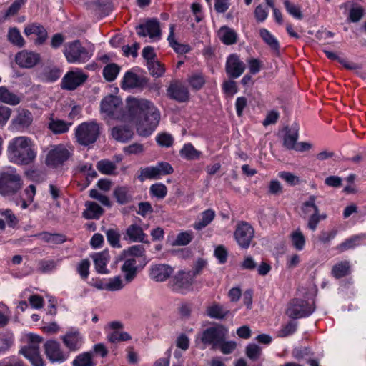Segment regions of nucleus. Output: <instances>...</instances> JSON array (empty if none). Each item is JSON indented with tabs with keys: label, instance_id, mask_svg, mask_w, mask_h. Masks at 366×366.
I'll return each instance as SVG.
<instances>
[{
	"label": "nucleus",
	"instance_id": "2f4dec72",
	"mask_svg": "<svg viewBox=\"0 0 366 366\" xmlns=\"http://www.w3.org/2000/svg\"><path fill=\"white\" fill-rule=\"evenodd\" d=\"M189 86L194 91L202 89L206 84V78L201 72L190 74L187 79Z\"/></svg>",
	"mask_w": 366,
	"mask_h": 366
},
{
	"label": "nucleus",
	"instance_id": "864d4df0",
	"mask_svg": "<svg viewBox=\"0 0 366 366\" xmlns=\"http://www.w3.org/2000/svg\"><path fill=\"white\" fill-rule=\"evenodd\" d=\"M9 40L14 45L21 47L24 45V39L20 34V31L16 29H11L8 34Z\"/></svg>",
	"mask_w": 366,
	"mask_h": 366
},
{
	"label": "nucleus",
	"instance_id": "a211bd4d",
	"mask_svg": "<svg viewBox=\"0 0 366 366\" xmlns=\"http://www.w3.org/2000/svg\"><path fill=\"white\" fill-rule=\"evenodd\" d=\"M167 95L172 99L179 102H185L189 99V93L181 81H172L167 89Z\"/></svg>",
	"mask_w": 366,
	"mask_h": 366
},
{
	"label": "nucleus",
	"instance_id": "13d9d810",
	"mask_svg": "<svg viewBox=\"0 0 366 366\" xmlns=\"http://www.w3.org/2000/svg\"><path fill=\"white\" fill-rule=\"evenodd\" d=\"M284 5L287 11L297 19H302V14L299 6L292 4L289 0L284 1Z\"/></svg>",
	"mask_w": 366,
	"mask_h": 366
},
{
	"label": "nucleus",
	"instance_id": "4468645a",
	"mask_svg": "<svg viewBox=\"0 0 366 366\" xmlns=\"http://www.w3.org/2000/svg\"><path fill=\"white\" fill-rule=\"evenodd\" d=\"M46 357L51 362L61 363L69 358V353L64 352L59 342L49 340L44 344Z\"/></svg>",
	"mask_w": 366,
	"mask_h": 366
},
{
	"label": "nucleus",
	"instance_id": "8fccbe9b",
	"mask_svg": "<svg viewBox=\"0 0 366 366\" xmlns=\"http://www.w3.org/2000/svg\"><path fill=\"white\" fill-rule=\"evenodd\" d=\"M361 239L360 236L355 235L350 239H346L345 242L337 246L336 249L339 252H343L346 250L355 248L359 244V242Z\"/></svg>",
	"mask_w": 366,
	"mask_h": 366
},
{
	"label": "nucleus",
	"instance_id": "6ab92c4d",
	"mask_svg": "<svg viewBox=\"0 0 366 366\" xmlns=\"http://www.w3.org/2000/svg\"><path fill=\"white\" fill-rule=\"evenodd\" d=\"M16 64L22 68H32L36 66L41 59L40 54L27 50L19 51L16 55Z\"/></svg>",
	"mask_w": 366,
	"mask_h": 366
},
{
	"label": "nucleus",
	"instance_id": "37998d69",
	"mask_svg": "<svg viewBox=\"0 0 366 366\" xmlns=\"http://www.w3.org/2000/svg\"><path fill=\"white\" fill-rule=\"evenodd\" d=\"M0 101L9 104L16 105L20 102V98L10 92L5 86H0Z\"/></svg>",
	"mask_w": 366,
	"mask_h": 366
},
{
	"label": "nucleus",
	"instance_id": "c756f323",
	"mask_svg": "<svg viewBox=\"0 0 366 366\" xmlns=\"http://www.w3.org/2000/svg\"><path fill=\"white\" fill-rule=\"evenodd\" d=\"M114 197L120 204H126L132 201L130 188L127 186H118L114 190Z\"/></svg>",
	"mask_w": 366,
	"mask_h": 366
},
{
	"label": "nucleus",
	"instance_id": "774afa93",
	"mask_svg": "<svg viewBox=\"0 0 366 366\" xmlns=\"http://www.w3.org/2000/svg\"><path fill=\"white\" fill-rule=\"evenodd\" d=\"M157 143L162 147H170L173 142V138L168 134H160L157 137Z\"/></svg>",
	"mask_w": 366,
	"mask_h": 366
},
{
	"label": "nucleus",
	"instance_id": "ea45409f",
	"mask_svg": "<svg viewBox=\"0 0 366 366\" xmlns=\"http://www.w3.org/2000/svg\"><path fill=\"white\" fill-rule=\"evenodd\" d=\"M71 123L61 119H51L49 123V128L54 134H63L69 131Z\"/></svg>",
	"mask_w": 366,
	"mask_h": 366
},
{
	"label": "nucleus",
	"instance_id": "a19ab883",
	"mask_svg": "<svg viewBox=\"0 0 366 366\" xmlns=\"http://www.w3.org/2000/svg\"><path fill=\"white\" fill-rule=\"evenodd\" d=\"M259 35L263 41L274 51H278L280 45L277 39L266 29L259 30Z\"/></svg>",
	"mask_w": 366,
	"mask_h": 366
},
{
	"label": "nucleus",
	"instance_id": "a878e982",
	"mask_svg": "<svg viewBox=\"0 0 366 366\" xmlns=\"http://www.w3.org/2000/svg\"><path fill=\"white\" fill-rule=\"evenodd\" d=\"M216 216L215 212L211 209H208L202 212L198 219L193 224L194 229L196 230H202L208 226L214 219Z\"/></svg>",
	"mask_w": 366,
	"mask_h": 366
},
{
	"label": "nucleus",
	"instance_id": "49530a36",
	"mask_svg": "<svg viewBox=\"0 0 366 366\" xmlns=\"http://www.w3.org/2000/svg\"><path fill=\"white\" fill-rule=\"evenodd\" d=\"M149 193L152 197L163 199L167 194V188L162 183H155L150 186Z\"/></svg>",
	"mask_w": 366,
	"mask_h": 366
},
{
	"label": "nucleus",
	"instance_id": "9b49d317",
	"mask_svg": "<svg viewBox=\"0 0 366 366\" xmlns=\"http://www.w3.org/2000/svg\"><path fill=\"white\" fill-rule=\"evenodd\" d=\"M314 310L315 307L312 302L294 300L287 307L286 313L290 318L298 319L310 315Z\"/></svg>",
	"mask_w": 366,
	"mask_h": 366
},
{
	"label": "nucleus",
	"instance_id": "20e7f679",
	"mask_svg": "<svg viewBox=\"0 0 366 366\" xmlns=\"http://www.w3.org/2000/svg\"><path fill=\"white\" fill-rule=\"evenodd\" d=\"M63 54L69 64H78L86 63L93 55L92 52L83 46L79 40L66 43Z\"/></svg>",
	"mask_w": 366,
	"mask_h": 366
},
{
	"label": "nucleus",
	"instance_id": "e433bc0d",
	"mask_svg": "<svg viewBox=\"0 0 366 366\" xmlns=\"http://www.w3.org/2000/svg\"><path fill=\"white\" fill-rule=\"evenodd\" d=\"M41 241L51 244H62L66 241L64 235L61 234H51L49 232H42L36 235Z\"/></svg>",
	"mask_w": 366,
	"mask_h": 366
},
{
	"label": "nucleus",
	"instance_id": "79ce46f5",
	"mask_svg": "<svg viewBox=\"0 0 366 366\" xmlns=\"http://www.w3.org/2000/svg\"><path fill=\"white\" fill-rule=\"evenodd\" d=\"M292 246L298 251H302L305 246V237L300 229L293 231L290 235Z\"/></svg>",
	"mask_w": 366,
	"mask_h": 366
},
{
	"label": "nucleus",
	"instance_id": "bb28decb",
	"mask_svg": "<svg viewBox=\"0 0 366 366\" xmlns=\"http://www.w3.org/2000/svg\"><path fill=\"white\" fill-rule=\"evenodd\" d=\"M217 35L219 39L226 45L234 44L237 40L236 31L226 26H222L218 30Z\"/></svg>",
	"mask_w": 366,
	"mask_h": 366
},
{
	"label": "nucleus",
	"instance_id": "338daca9",
	"mask_svg": "<svg viewBox=\"0 0 366 366\" xmlns=\"http://www.w3.org/2000/svg\"><path fill=\"white\" fill-rule=\"evenodd\" d=\"M56 267V262L54 260H41L39 262V269L46 273L53 271Z\"/></svg>",
	"mask_w": 366,
	"mask_h": 366
},
{
	"label": "nucleus",
	"instance_id": "de8ad7c7",
	"mask_svg": "<svg viewBox=\"0 0 366 366\" xmlns=\"http://www.w3.org/2000/svg\"><path fill=\"white\" fill-rule=\"evenodd\" d=\"M119 71L120 68L117 64H109L104 68L103 76L107 81H112L117 78Z\"/></svg>",
	"mask_w": 366,
	"mask_h": 366
},
{
	"label": "nucleus",
	"instance_id": "0e129e2a",
	"mask_svg": "<svg viewBox=\"0 0 366 366\" xmlns=\"http://www.w3.org/2000/svg\"><path fill=\"white\" fill-rule=\"evenodd\" d=\"M12 343V335L9 334H0V353L7 350Z\"/></svg>",
	"mask_w": 366,
	"mask_h": 366
},
{
	"label": "nucleus",
	"instance_id": "72a5a7b5",
	"mask_svg": "<svg viewBox=\"0 0 366 366\" xmlns=\"http://www.w3.org/2000/svg\"><path fill=\"white\" fill-rule=\"evenodd\" d=\"M179 154L187 160H197L200 158L202 152L196 149L191 143H187L181 149Z\"/></svg>",
	"mask_w": 366,
	"mask_h": 366
},
{
	"label": "nucleus",
	"instance_id": "473e14b6",
	"mask_svg": "<svg viewBox=\"0 0 366 366\" xmlns=\"http://www.w3.org/2000/svg\"><path fill=\"white\" fill-rule=\"evenodd\" d=\"M86 207L83 217L86 219H99L104 212L103 209L94 202H86Z\"/></svg>",
	"mask_w": 366,
	"mask_h": 366
},
{
	"label": "nucleus",
	"instance_id": "7ed1b4c3",
	"mask_svg": "<svg viewBox=\"0 0 366 366\" xmlns=\"http://www.w3.org/2000/svg\"><path fill=\"white\" fill-rule=\"evenodd\" d=\"M23 184L21 176L14 167H9L0 171V195H14L22 189Z\"/></svg>",
	"mask_w": 366,
	"mask_h": 366
},
{
	"label": "nucleus",
	"instance_id": "052dcab7",
	"mask_svg": "<svg viewBox=\"0 0 366 366\" xmlns=\"http://www.w3.org/2000/svg\"><path fill=\"white\" fill-rule=\"evenodd\" d=\"M237 348V342L232 340L226 341L222 340L221 344H219L217 349H219L222 353L224 355H228L232 353L235 349Z\"/></svg>",
	"mask_w": 366,
	"mask_h": 366
},
{
	"label": "nucleus",
	"instance_id": "dca6fc26",
	"mask_svg": "<svg viewBox=\"0 0 366 366\" xmlns=\"http://www.w3.org/2000/svg\"><path fill=\"white\" fill-rule=\"evenodd\" d=\"M136 29L139 36L143 37L148 36L154 40L160 39L162 36L159 22L154 19H149L144 24L137 26Z\"/></svg>",
	"mask_w": 366,
	"mask_h": 366
},
{
	"label": "nucleus",
	"instance_id": "680f3d73",
	"mask_svg": "<svg viewBox=\"0 0 366 366\" xmlns=\"http://www.w3.org/2000/svg\"><path fill=\"white\" fill-rule=\"evenodd\" d=\"M278 176L291 186L297 185L300 182V177L291 172H282L279 173Z\"/></svg>",
	"mask_w": 366,
	"mask_h": 366
},
{
	"label": "nucleus",
	"instance_id": "a18cd8bd",
	"mask_svg": "<svg viewBox=\"0 0 366 366\" xmlns=\"http://www.w3.org/2000/svg\"><path fill=\"white\" fill-rule=\"evenodd\" d=\"M97 168L103 174L112 175L115 173L117 166L108 159H102L97 162Z\"/></svg>",
	"mask_w": 366,
	"mask_h": 366
},
{
	"label": "nucleus",
	"instance_id": "5fc2aeb1",
	"mask_svg": "<svg viewBox=\"0 0 366 366\" xmlns=\"http://www.w3.org/2000/svg\"><path fill=\"white\" fill-rule=\"evenodd\" d=\"M107 241L113 247H121L119 242L120 234L117 229H109L106 232Z\"/></svg>",
	"mask_w": 366,
	"mask_h": 366
},
{
	"label": "nucleus",
	"instance_id": "e2e57ef3",
	"mask_svg": "<svg viewBox=\"0 0 366 366\" xmlns=\"http://www.w3.org/2000/svg\"><path fill=\"white\" fill-rule=\"evenodd\" d=\"M90 262L88 259H83L77 264V272L82 279H86L89 273Z\"/></svg>",
	"mask_w": 366,
	"mask_h": 366
},
{
	"label": "nucleus",
	"instance_id": "f3484780",
	"mask_svg": "<svg viewBox=\"0 0 366 366\" xmlns=\"http://www.w3.org/2000/svg\"><path fill=\"white\" fill-rule=\"evenodd\" d=\"M194 279L192 272L179 271L172 279L173 289L180 292H185L191 288Z\"/></svg>",
	"mask_w": 366,
	"mask_h": 366
},
{
	"label": "nucleus",
	"instance_id": "c03bdc74",
	"mask_svg": "<svg viewBox=\"0 0 366 366\" xmlns=\"http://www.w3.org/2000/svg\"><path fill=\"white\" fill-rule=\"evenodd\" d=\"M73 366H95L91 352H83L77 355L72 362Z\"/></svg>",
	"mask_w": 366,
	"mask_h": 366
},
{
	"label": "nucleus",
	"instance_id": "c85d7f7f",
	"mask_svg": "<svg viewBox=\"0 0 366 366\" xmlns=\"http://www.w3.org/2000/svg\"><path fill=\"white\" fill-rule=\"evenodd\" d=\"M112 137L117 141L125 142L132 139L133 132L127 127H114L111 130Z\"/></svg>",
	"mask_w": 366,
	"mask_h": 366
},
{
	"label": "nucleus",
	"instance_id": "4c0bfd02",
	"mask_svg": "<svg viewBox=\"0 0 366 366\" xmlns=\"http://www.w3.org/2000/svg\"><path fill=\"white\" fill-rule=\"evenodd\" d=\"M31 114L27 110H22L19 112L16 117L12 120L13 124L19 128L27 127L31 124Z\"/></svg>",
	"mask_w": 366,
	"mask_h": 366
},
{
	"label": "nucleus",
	"instance_id": "f257e3e1",
	"mask_svg": "<svg viewBox=\"0 0 366 366\" xmlns=\"http://www.w3.org/2000/svg\"><path fill=\"white\" fill-rule=\"evenodd\" d=\"M100 112L106 120L134 122L141 136H149L160 120V112L154 104L145 99L129 97L124 107L121 99L114 95L104 97L100 103Z\"/></svg>",
	"mask_w": 366,
	"mask_h": 366
},
{
	"label": "nucleus",
	"instance_id": "423d86ee",
	"mask_svg": "<svg viewBox=\"0 0 366 366\" xmlns=\"http://www.w3.org/2000/svg\"><path fill=\"white\" fill-rule=\"evenodd\" d=\"M316 199V196L310 195L301 207L304 217L307 218V226L312 231H315L319 222L327 218L326 214H320V209L315 204Z\"/></svg>",
	"mask_w": 366,
	"mask_h": 366
},
{
	"label": "nucleus",
	"instance_id": "412c9836",
	"mask_svg": "<svg viewBox=\"0 0 366 366\" xmlns=\"http://www.w3.org/2000/svg\"><path fill=\"white\" fill-rule=\"evenodd\" d=\"M174 269L168 264H152L149 269L150 277L157 282H164L173 273Z\"/></svg>",
	"mask_w": 366,
	"mask_h": 366
},
{
	"label": "nucleus",
	"instance_id": "0eeeda50",
	"mask_svg": "<svg viewBox=\"0 0 366 366\" xmlns=\"http://www.w3.org/2000/svg\"><path fill=\"white\" fill-rule=\"evenodd\" d=\"M71 147L66 144L51 145L46 154L45 163L47 166L57 168L62 166L72 155Z\"/></svg>",
	"mask_w": 366,
	"mask_h": 366
},
{
	"label": "nucleus",
	"instance_id": "1a4fd4ad",
	"mask_svg": "<svg viewBox=\"0 0 366 366\" xmlns=\"http://www.w3.org/2000/svg\"><path fill=\"white\" fill-rule=\"evenodd\" d=\"M228 329L223 325H218L205 330L202 336V341L204 344L212 345L217 349L218 345L224 340L228 335Z\"/></svg>",
	"mask_w": 366,
	"mask_h": 366
},
{
	"label": "nucleus",
	"instance_id": "7c9ffc66",
	"mask_svg": "<svg viewBox=\"0 0 366 366\" xmlns=\"http://www.w3.org/2000/svg\"><path fill=\"white\" fill-rule=\"evenodd\" d=\"M145 236V234L139 226L132 224L126 229L124 239H129L133 242H143Z\"/></svg>",
	"mask_w": 366,
	"mask_h": 366
},
{
	"label": "nucleus",
	"instance_id": "2eb2a0df",
	"mask_svg": "<svg viewBox=\"0 0 366 366\" xmlns=\"http://www.w3.org/2000/svg\"><path fill=\"white\" fill-rule=\"evenodd\" d=\"M245 69V64L237 54H232L227 58L225 71L229 77L239 78L244 72Z\"/></svg>",
	"mask_w": 366,
	"mask_h": 366
},
{
	"label": "nucleus",
	"instance_id": "6e6552de",
	"mask_svg": "<svg viewBox=\"0 0 366 366\" xmlns=\"http://www.w3.org/2000/svg\"><path fill=\"white\" fill-rule=\"evenodd\" d=\"M42 339L34 334L27 335V345L21 348V353L30 361L33 366H44L39 353V345Z\"/></svg>",
	"mask_w": 366,
	"mask_h": 366
},
{
	"label": "nucleus",
	"instance_id": "f8f14e48",
	"mask_svg": "<svg viewBox=\"0 0 366 366\" xmlns=\"http://www.w3.org/2000/svg\"><path fill=\"white\" fill-rule=\"evenodd\" d=\"M234 237L241 248L247 249L254 239V229L249 223L241 222L237 225Z\"/></svg>",
	"mask_w": 366,
	"mask_h": 366
},
{
	"label": "nucleus",
	"instance_id": "5701e85b",
	"mask_svg": "<svg viewBox=\"0 0 366 366\" xmlns=\"http://www.w3.org/2000/svg\"><path fill=\"white\" fill-rule=\"evenodd\" d=\"M143 79L132 71H127L122 79L121 86L124 90L136 89L142 86Z\"/></svg>",
	"mask_w": 366,
	"mask_h": 366
},
{
	"label": "nucleus",
	"instance_id": "393cba45",
	"mask_svg": "<svg viewBox=\"0 0 366 366\" xmlns=\"http://www.w3.org/2000/svg\"><path fill=\"white\" fill-rule=\"evenodd\" d=\"M121 271L124 274V279L127 282L132 281L137 274V261L134 257L127 258L121 267Z\"/></svg>",
	"mask_w": 366,
	"mask_h": 366
},
{
	"label": "nucleus",
	"instance_id": "cd10ccee",
	"mask_svg": "<svg viewBox=\"0 0 366 366\" xmlns=\"http://www.w3.org/2000/svg\"><path fill=\"white\" fill-rule=\"evenodd\" d=\"M174 24L169 26V34L167 37L169 46L178 54H187L190 51V46L188 44H182L178 43L174 39Z\"/></svg>",
	"mask_w": 366,
	"mask_h": 366
},
{
	"label": "nucleus",
	"instance_id": "b1692460",
	"mask_svg": "<svg viewBox=\"0 0 366 366\" xmlns=\"http://www.w3.org/2000/svg\"><path fill=\"white\" fill-rule=\"evenodd\" d=\"M96 270L100 274H107L109 270L107 268V264L109 262L110 256L107 251L95 253L92 256Z\"/></svg>",
	"mask_w": 366,
	"mask_h": 366
},
{
	"label": "nucleus",
	"instance_id": "4be33fe9",
	"mask_svg": "<svg viewBox=\"0 0 366 366\" xmlns=\"http://www.w3.org/2000/svg\"><path fill=\"white\" fill-rule=\"evenodd\" d=\"M24 34L27 36L32 34L36 35V39L34 40V43L36 45L43 44L48 36L47 31L45 28L37 23L28 24L24 29Z\"/></svg>",
	"mask_w": 366,
	"mask_h": 366
},
{
	"label": "nucleus",
	"instance_id": "69168bd1",
	"mask_svg": "<svg viewBox=\"0 0 366 366\" xmlns=\"http://www.w3.org/2000/svg\"><path fill=\"white\" fill-rule=\"evenodd\" d=\"M297 330V324L295 322H289L284 325L278 332V337H285L293 334Z\"/></svg>",
	"mask_w": 366,
	"mask_h": 366
},
{
	"label": "nucleus",
	"instance_id": "3c124183",
	"mask_svg": "<svg viewBox=\"0 0 366 366\" xmlns=\"http://www.w3.org/2000/svg\"><path fill=\"white\" fill-rule=\"evenodd\" d=\"M131 339V336L126 332L114 330L107 335V340L112 343H117L121 341H127Z\"/></svg>",
	"mask_w": 366,
	"mask_h": 366
},
{
	"label": "nucleus",
	"instance_id": "09e8293b",
	"mask_svg": "<svg viewBox=\"0 0 366 366\" xmlns=\"http://www.w3.org/2000/svg\"><path fill=\"white\" fill-rule=\"evenodd\" d=\"M193 232L192 231H185L179 233L173 242L175 246H186L193 239Z\"/></svg>",
	"mask_w": 366,
	"mask_h": 366
},
{
	"label": "nucleus",
	"instance_id": "603ef678",
	"mask_svg": "<svg viewBox=\"0 0 366 366\" xmlns=\"http://www.w3.org/2000/svg\"><path fill=\"white\" fill-rule=\"evenodd\" d=\"M147 66L150 74L153 76H162L165 72L164 66L157 60L155 61H151L150 63H147Z\"/></svg>",
	"mask_w": 366,
	"mask_h": 366
},
{
	"label": "nucleus",
	"instance_id": "f704fd0d",
	"mask_svg": "<svg viewBox=\"0 0 366 366\" xmlns=\"http://www.w3.org/2000/svg\"><path fill=\"white\" fill-rule=\"evenodd\" d=\"M331 273L337 279L345 277L350 273V264L349 261L345 260L335 264Z\"/></svg>",
	"mask_w": 366,
	"mask_h": 366
},
{
	"label": "nucleus",
	"instance_id": "58836bf2",
	"mask_svg": "<svg viewBox=\"0 0 366 366\" xmlns=\"http://www.w3.org/2000/svg\"><path fill=\"white\" fill-rule=\"evenodd\" d=\"M286 133L283 138V145L288 149H295L298 139V132L296 128L293 129H285Z\"/></svg>",
	"mask_w": 366,
	"mask_h": 366
},
{
	"label": "nucleus",
	"instance_id": "9d476101",
	"mask_svg": "<svg viewBox=\"0 0 366 366\" xmlns=\"http://www.w3.org/2000/svg\"><path fill=\"white\" fill-rule=\"evenodd\" d=\"M173 171L172 167L168 162H161L156 166L141 168L138 179L141 182L148 179H157L163 175L172 174Z\"/></svg>",
	"mask_w": 366,
	"mask_h": 366
},
{
	"label": "nucleus",
	"instance_id": "bf43d9fd",
	"mask_svg": "<svg viewBox=\"0 0 366 366\" xmlns=\"http://www.w3.org/2000/svg\"><path fill=\"white\" fill-rule=\"evenodd\" d=\"M261 354V347L256 344H249L246 347V355L252 360H257L260 357Z\"/></svg>",
	"mask_w": 366,
	"mask_h": 366
},
{
	"label": "nucleus",
	"instance_id": "6e6d98bb",
	"mask_svg": "<svg viewBox=\"0 0 366 366\" xmlns=\"http://www.w3.org/2000/svg\"><path fill=\"white\" fill-rule=\"evenodd\" d=\"M145 253V249L142 245L136 244L128 247L124 249L123 254L125 257H143Z\"/></svg>",
	"mask_w": 366,
	"mask_h": 366
},
{
	"label": "nucleus",
	"instance_id": "ddd939ff",
	"mask_svg": "<svg viewBox=\"0 0 366 366\" xmlns=\"http://www.w3.org/2000/svg\"><path fill=\"white\" fill-rule=\"evenodd\" d=\"M88 76L80 69H74L68 71L62 79L61 87L66 90H74L83 84Z\"/></svg>",
	"mask_w": 366,
	"mask_h": 366
},
{
	"label": "nucleus",
	"instance_id": "4d7b16f0",
	"mask_svg": "<svg viewBox=\"0 0 366 366\" xmlns=\"http://www.w3.org/2000/svg\"><path fill=\"white\" fill-rule=\"evenodd\" d=\"M107 281V290L117 291L124 287V284L122 278L119 276H115L109 278Z\"/></svg>",
	"mask_w": 366,
	"mask_h": 366
},
{
	"label": "nucleus",
	"instance_id": "aec40b11",
	"mask_svg": "<svg viewBox=\"0 0 366 366\" xmlns=\"http://www.w3.org/2000/svg\"><path fill=\"white\" fill-rule=\"evenodd\" d=\"M64 345L71 352H75L80 349L82 345V337L76 329H71L64 335L61 337Z\"/></svg>",
	"mask_w": 366,
	"mask_h": 366
},
{
	"label": "nucleus",
	"instance_id": "c9c22d12",
	"mask_svg": "<svg viewBox=\"0 0 366 366\" xmlns=\"http://www.w3.org/2000/svg\"><path fill=\"white\" fill-rule=\"evenodd\" d=\"M229 310L225 309L222 305L213 304L207 309V315L211 318L224 319L229 314Z\"/></svg>",
	"mask_w": 366,
	"mask_h": 366
},
{
	"label": "nucleus",
	"instance_id": "39448f33",
	"mask_svg": "<svg viewBox=\"0 0 366 366\" xmlns=\"http://www.w3.org/2000/svg\"><path fill=\"white\" fill-rule=\"evenodd\" d=\"M100 134V127L95 121L85 122L75 129L76 142L83 146L94 144Z\"/></svg>",
	"mask_w": 366,
	"mask_h": 366
},
{
	"label": "nucleus",
	"instance_id": "f03ea898",
	"mask_svg": "<svg viewBox=\"0 0 366 366\" xmlns=\"http://www.w3.org/2000/svg\"><path fill=\"white\" fill-rule=\"evenodd\" d=\"M6 154L10 162L19 166H27L35 162L37 149L31 138L17 136L9 141Z\"/></svg>",
	"mask_w": 366,
	"mask_h": 366
}]
</instances>
